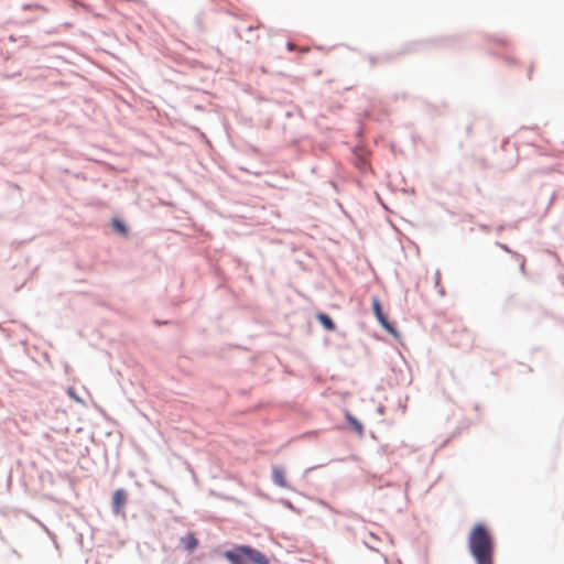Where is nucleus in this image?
<instances>
[{"label": "nucleus", "instance_id": "f03ea898", "mask_svg": "<svg viewBox=\"0 0 564 564\" xmlns=\"http://www.w3.org/2000/svg\"><path fill=\"white\" fill-rule=\"evenodd\" d=\"M230 564H269V557L257 549L248 545H237L225 552Z\"/></svg>", "mask_w": 564, "mask_h": 564}, {"label": "nucleus", "instance_id": "1a4fd4ad", "mask_svg": "<svg viewBox=\"0 0 564 564\" xmlns=\"http://www.w3.org/2000/svg\"><path fill=\"white\" fill-rule=\"evenodd\" d=\"M112 225L117 230H119L122 234H126V231H127L126 226L123 224H121L119 220H113Z\"/></svg>", "mask_w": 564, "mask_h": 564}, {"label": "nucleus", "instance_id": "39448f33", "mask_svg": "<svg viewBox=\"0 0 564 564\" xmlns=\"http://www.w3.org/2000/svg\"><path fill=\"white\" fill-rule=\"evenodd\" d=\"M271 478H272V481L276 486L282 487V488H288L289 487V484H288V480H286L285 470L282 467L273 466L272 470H271Z\"/></svg>", "mask_w": 564, "mask_h": 564}, {"label": "nucleus", "instance_id": "9d476101", "mask_svg": "<svg viewBox=\"0 0 564 564\" xmlns=\"http://www.w3.org/2000/svg\"><path fill=\"white\" fill-rule=\"evenodd\" d=\"M68 394H69L72 398H74V399L78 400V399H77V397L75 395V393H74V391H73L72 389H69Z\"/></svg>", "mask_w": 564, "mask_h": 564}, {"label": "nucleus", "instance_id": "6e6552de", "mask_svg": "<svg viewBox=\"0 0 564 564\" xmlns=\"http://www.w3.org/2000/svg\"><path fill=\"white\" fill-rule=\"evenodd\" d=\"M347 417H348L349 422L352 424L354 429L356 431H358L359 433H362L361 423L358 420H356L355 417H352L351 415H348Z\"/></svg>", "mask_w": 564, "mask_h": 564}, {"label": "nucleus", "instance_id": "7ed1b4c3", "mask_svg": "<svg viewBox=\"0 0 564 564\" xmlns=\"http://www.w3.org/2000/svg\"><path fill=\"white\" fill-rule=\"evenodd\" d=\"M372 307H373L375 315H376L377 319L379 321V323L381 324V326L387 332H389L391 334H395L394 327L389 323V321L387 319L386 315L382 312V307H381L379 299L375 297L372 300Z\"/></svg>", "mask_w": 564, "mask_h": 564}, {"label": "nucleus", "instance_id": "20e7f679", "mask_svg": "<svg viewBox=\"0 0 564 564\" xmlns=\"http://www.w3.org/2000/svg\"><path fill=\"white\" fill-rule=\"evenodd\" d=\"M127 503V492L123 489H117L111 499V507L115 514H123V508Z\"/></svg>", "mask_w": 564, "mask_h": 564}, {"label": "nucleus", "instance_id": "423d86ee", "mask_svg": "<svg viewBox=\"0 0 564 564\" xmlns=\"http://www.w3.org/2000/svg\"><path fill=\"white\" fill-rule=\"evenodd\" d=\"M181 543L188 552H193L198 546V540L196 539L194 533H188L185 536L181 538Z\"/></svg>", "mask_w": 564, "mask_h": 564}, {"label": "nucleus", "instance_id": "0eeeda50", "mask_svg": "<svg viewBox=\"0 0 564 564\" xmlns=\"http://www.w3.org/2000/svg\"><path fill=\"white\" fill-rule=\"evenodd\" d=\"M316 317L325 329H327L329 332L335 330V328H336L335 323L328 315H326L324 313H319V314H317Z\"/></svg>", "mask_w": 564, "mask_h": 564}, {"label": "nucleus", "instance_id": "f257e3e1", "mask_svg": "<svg viewBox=\"0 0 564 564\" xmlns=\"http://www.w3.org/2000/svg\"><path fill=\"white\" fill-rule=\"evenodd\" d=\"M467 542L476 564H494L495 540L485 524H475L468 534Z\"/></svg>", "mask_w": 564, "mask_h": 564}, {"label": "nucleus", "instance_id": "9b49d317", "mask_svg": "<svg viewBox=\"0 0 564 564\" xmlns=\"http://www.w3.org/2000/svg\"><path fill=\"white\" fill-rule=\"evenodd\" d=\"M289 48L292 50L293 48V44L289 43Z\"/></svg>", "mask_w": 564, "mask_h": 564}]
</instances>
